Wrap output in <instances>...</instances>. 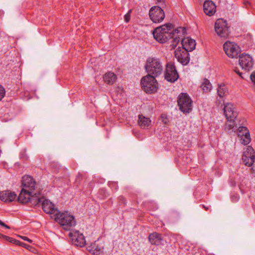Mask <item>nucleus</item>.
<instances>
[{"label":"nucleus","mask_w":255,"mask_h":255,"mask_svg":"<svg viewBox=\"0 0 255 255\" xmlns=\"http://www.w3.org/2000/svg\"><path fill=\"white\" fill-rule=\"evenodd\" d=\"M174 29V25L170 23L158 26L154 29L153 31V37L160 43H164L169 39L173 38L170 46L172 49H174L180 41L179 36L181 35L179 34H180L181 32L182 34H185L186 30L185 27H182Z\"/></svg>","instance_id":"1"},{"label":"nucleus","mask_w":255,"mask_h":255,"mask_svg":"<svg viewBox=\"0 0 255 255\" xmlns=\"http://www.w3.org/2000/svg\"><path fill=\"white\" fill-rule=\"evenodd\" d=\"M145 69L147 75L157 77L160 75L163 71V66L160 59L149 57L146 61Z\"/></svg>","instance_id":"2"},{"label":"nucleus","mask_w":255,"mask_h":255,"mask_svg":"<svg viewBox=\"0 0 255 255\" xmlns=\"http://www.w3.org/2000/svg\"><path fill=\"white\" fill-rule=\"evenodd\" d=\"M54 219L66 231L71 230L76 225L74 217L68 214L67 212L63 213L59 211Z\"/></svg>","instance_id":"3"},{"label":"nucleus","mask_w":255,"mask_h":255,"mask_svg":"<svg viewBox=\"0 0 255 255\" xmlns=\"http://www.w3.org/2000/svg\"><path fill=\"white\" fill-rule=\"evenodd\" d=\"M155 78L148 75L142 78L140 81L141 87L146 93L153 94L157 91L158 83Z\"/></svg>","instance_id":"4"},{"label":"nucleus","mask_w":255,"mask_h":255,"mask_svg":"<svg viewBox=\"0 0 255 255\" xmlns=\"http://www.w3.org/2000/svg\"><path fill=\"white\" fill-rule=\"evenodd\" d=\"M177 103L179 110L183 113H189L192 111V101L187 93H182L179 94Z\"/></svg>","instance_id":"5"},{"label":"nucleus","mask_w":255,"mask_h":255,"mask_svg":"<svg viewBox=\"0 0 255 255\" xmlns=\"http://www.w3.org/2000/svg\"><path fill=\"white\" fill-rule=\"evenodd\" d=\"M215 30L221 38H227L230 33L227 22L222 18L218 19L215 23Z\"/></svg>","instance_id":"6"},{"label":"nucleus","mask_w":255,"mask_h":255,"mask_svg":"<svg viewBox=\"0 0 255 255\" xmlns=\"http://www.w3.org/2000/svg\"><path fill=\"white\" fill-rule=\"evenodd\" d=\"M223 48L227 55L230 58H237L241 52L240 47L236 43L229 41L223 45Z\"/></svg>","instance_id":"7"},{"label":"nucleus","mask_w":255,"mask_h":255,"mask_svg":"<svg viewBox=\"0 0 255 255\" xmlns=\"http://www.w3.org/2000/svg\"><path fill=\"white\" fill-rule=\"evenodd\" d=\"M164 77L167 81L171 83H174L178 79L179 75L173 63H167Z\"/></svg>","instance_id":"8"},{"label":"nucleus","mask_w":255,"mask_h":255,"mask_svg":"<svg viewBox=\"0 0 255 255\" xmlns=\"http://www.w3.org/2000/svg\"><path fill=\"white\" fill-rule=\"evenodd\" d=\"M149 15L150 19L154 23H159L161 22L165 17L163 10L158 6H152L150 9Z\"/></svg>","instance_id":"9"},{"label":"nucleus","mask_w":255,"mask_h":255,"mask_svg":"<svg viewBox=\"0 0 255 255\" xmlns=\"http://www.w3.org/2000/svg\"><path fill=\"white\" fill-rule=\"evenodd\" d=\"M69 237L71 242L74 246L83 247L86 244V240L82 234L80 233L79 231L71 232L69 234Z\"/></svg>","instance_id":"10"},{"label":"nucleus","mask_w":255,"mask_h":255,"mask_svg":"<svg viewBox=\"0 0 255 255\" xmlns=\"http://www.w3.org/2000/svg\"><path fill=\"white\" fill-rule=\"evenodd\" d=\"M239 64L243 69L245 71H250L253 66L254 62L250 55L243 53L239 56Z\"/></svg>","instance_id":"11"},{"label":"nucleus","mask_w":255,"mask_h":255,"mask_svg":"<svg viewBox=\"0 0 255 255\" xmlns=\"http://www.w3.org/2000/svg\"><path fill=\"white\" fill-rule=\"evenodd\" d=\"M242 159L246 166L252 165L255 159V151L252 146H247L244 152Z\"/></svg>","instance_id":"12"},{"label":"nucleus","mask_w":255,"mask_h":255,"mask_svg":"<svg viewBox=\"0 0 255 255\" xmlns=\"http://www.w3.org/2000/svg\"><path fill=\"white\" fill-rule=\"evenodd\" d=\"M41 205L44 212L47 214H50L53 219L59 212V210L54 208V204L48 200L43 199Z\"/></svg>","instance_id":"13"},{"label":"nucleus","mask_w":255,"mask_h":255,"mask_svg":"<svg viewBox=\"0 0 255 255\" xmlns=\"http://www.w3.org/2000/svg\"><path fill=\"white\" fill-rule=\"evenodd\" d=\"M174 53L175 57L182 65H186L189 62L190 57L188 51L178 47Z\"/></svg>","instance_id":"14"},{"label":"nucleus","mask_w":255,"mask_h":255,"mask_svg":"<svg viewBox=\"0 0 255 255\" xmlns=\"http://www.w3.org/2000/svg\"><path fill=\"white\" fill-rule=\"evenodd\" d=\"M237 131L238 132V136L240 137L242 144L247 145L251 142L250 134L247 127L239 126Z\"/></svg>","instance_id":"15"},{"label":"nucleus","mask_w":255,"mask_h":255,"mask_svg":"<svg viewBox=\"0 0 255 255\" xmlns=\"http://www.w3.org/2000/svg\"><path fill=\"white\" fill-rule=\"evenodd\" d=\"M36 182L32 177L29 175H24L22 178V186L27 191H32L35 189Z\"/></svg>","instance_id":"16"},{"label":"nucleus","mask_w":255,"mask_h":255,"mask_svg":"<svg viewBox=\"0 0 255 255\" xmlns=\"http://www.w3.org/2000/svg\"><path fill=\"white\" fill-rule=\"evenodd\" d=\"M224 115L227 119H236L237 117V113L235 111V107L231 103H227L225 104L224 108Z\"/></svg>","instance_id":"17"},{"label":"nucleus","mask_w":255,"mask_h":255,"mask_svg":"<svg viewBox=\"0 0 255 255\" xmlns=\"http://www.w3.org/2000/svg\"><path fill=\"white\" fill-rule=\"evenodd\" d=\"M17 197L14 192L10 190L1 191L0 193V199L5 202H11L14 201Z\"/></svg>","instance_id":"18"},{"label":"nucleus","mask_w":255,"mask_h":255,"mask_svg":"<svg viewBox=\"0 0 255 255\" xmlns=\"http://www.w3.org/2000/svg\"><path fill=\"white\" fill-rule=\"evenodd\" d=\"M182 49L189 52L195 49L196 41L189 37L184 38L181 40Z\"/></svg>","instance_id":"19"},{"label":"nucleus","mask_w":255,"mask_h":255,"mask_svg":"<svg viewBox=\"0 0 255 255\" xmlns=\"http://www.w3.org/2000/svg\"><path fill=\"white\" fill-rule=\"evenodd\" d=\"M148 239L149 242L153 245L159 246L163 245L162 243L163 239L161 234L157 232L151 233L149 235Z\"/></svg>","instance_id":"20"},{"label":"nucleus","mask_w":255,"mask_h":255,"mask_svg":"<svg viewBox=\"0 0 255 255\" xmlns=\"http://www.w3.org/2000/svg\"><path fill=\"white\" fill-rule=\"evenodd\" d=\"M216 8L215 4L211 0H207L204 3V12L207 15H213L216 12Z\"/></svg>","instance_id":"21"},{"label":"nucleus","mask_w":255,"mask_h":255,"mask_svg":"<svg viewBox=\"0 0 255 255\" xmlns=\"http://www.w3.org/2000/svg\"><path fill=\"white\" fill-rule=\"evenodd\" d=\"M30 194H32V192L27 191V189L22 188L19 193L17 198L18 202L21 204H26L29 202Z\"/></svg>","instance_id":"22"},{"label":"nucleus","mask_w":255,"mask_h":255,"mask_svg":"<svg viewBox=\"0 0 255 255\" xmlns=\"http://www.w3.org/2000/svg\"><path fill=\"white\" fill-rule=\"evenodd\" d=\"M235 119H232V120L227 119V122L225 125V129L229 133L232 132H236L238 130V127L235 123Z\"/></svg>","instance_id":"23"},{"label":"nucleus","mask_w":255,"mask_h":255,"mask_svg":"<svg viewBox=\"0 0 255 255\" xmlns=\"http://www.w3.org/2000/svg\"><path fill=\"white\" fill-rule=\"evenodd\" d=\"M151 124V120L149 118L142 115H138V125L142 128H147Z\"/></svg>","instance_id":"24"},{"label":"nucleus","mask_w":255,"mask_h":255,"mask_svg":"<svg viewBox=\"0 0 255 255\" xmlns=\"http://www.w3.org/2000/svg\"><path fill=\"white\" fill-rule=\"evenodd\" d=\"M117 75L113 72H108L103 76L104 82L110 85H113L117 80Z\"/></svg>","instance_id":"25"},{"label":"nucleus","mask_w":255,"mask_h":255,"mask_svg":"<svg viewBox=\"0 0 255 255\" xmlns=\"http://www.w3.org/2000/svg\"><path fill=\"white\" fill-rule=\"evenodd\" d=\"M39 193H35L33 195L30 194L29 202L34 206H39L41 205L43 198L39 196Z\"/></svg>","instance_id":"26"},{"label":"nucleus","mask_w":255,"mask_h":255,"mask_svg":"<svg viewBox=\"0 0 255 255\" xmlns=\"http://www.w3.org/2000/svg\"><path fill=\"white\" fill-rule=\"evenodd\" d=\"M200 87L204 92L207 93L211 91L212 89V84L210 82L209 80L205 78L203 83L201 85Z\"/></svg>","instance_id":"27"},{"label":"nucleus","mask_w":255,"mask_h":255,"mask_svg":"<svg viewBox=\"0 0 255 255\" xmlns=\"http://www.w3.org/2000/svg\"><path fill=\"white\" fill-rule=\"evenodd\" d=\"M217 93L220 98H223L228 94V89L224 85H220L218 86Z\"/></svg>","instance_id":"28"},{"label":"nucleus","mask_w":255,"mask_h":255,"mask_svg":"<svg viewBox=\"0 0 255 255\" xmlns=\"http://www.w3.org/2000/svg\"><path fill=\"white\" fill-rule=\"evenodd\" d=\"M89 248H91V249H89V251L94 255H99L101 252V248L99 247L95 243L91 245V246Z\"/></svg>","instance_id":"29"},{"label":"nucleus","mask_w":255,"mask_h":255,"mask_svg":"<svg viewBox=\"0 0 255 255\" xmlns=\"http://www.w3.org/2000/svg\"><path fill=\"white\" fill-rule=\"evenodd\" d=\"M5 241H7L10 243H11L13 244H15V245H19V246H23V245H25V243H22V242H20L18 240H17L15 239H13L12 238H11V237H8V236H6L5 237Z\"/></svg>","instance_id":"30"},{"label":"nucleus","mask_w":255,"mask_h":255,"mask_svg":"<svg viewBox=\"0 0 255 255\" xmlns=\"http://www.w3.org/2000/svg\"><path fill=\"white\" fill-rule=\"evenodd\" d=\"M132 12V9H129L128 11L124 16V20L126 22H128L130 19V13Z\"/></svg>","instance_id":"31"},{"label":"nucleus","mask_w":255,"mask_h":255,"mask_svg":"<svg viewBox=\"0 0 255 255\" xmlns=\"http://www.w3.org/2000/svg\"><path fill=\"white\" fill-rule=\"evenodd\" d=\"M5 95V89L1 85H0V101H1Z\"/></svg>","instance_id":"32"},{"label":"nucleus","mask_w":255,"mask_h":255,"mask_svg":"<svg viewBox=\"0 0 255 255\" xmlns=\"http://www.w3.org/2000/svg\"><path fill=\"white\" fill-rule=\"evenodd\" d=\"M109 185L111 188H114L116 191L118 189V183L116 182H109Z\"/></svg>","instance_id":"33"},{"label":"nucleus","mask_w":255,"mask_h":255,"mask_svg":"<svg viewBox=\"0 0 255 255\" xmlns=\"http://www.w3.org/2000/svg\"><path fill=\"white\" fill-rule=\"evenodd\" d=\"M161 118L162 119V122L164 124H167L169 122V120L166 115L162 114L161 116Z\"/></svg>","instance_id":"34"},{"label":"nucleus","mask_w":255,"mask_h":255,"mask_svg":"<svg viewBox=\"0 0 255 255\" xmlns=\"http://www.w3.org/2000/svg\"><path fill=\"white\" fill-rule=\"evenodd\" d=\"M118 200H119L120 204H123L124 205H125L126 204V200L124 196H119L118 198Z\"/></svg>","instance_id":"35"},{"label":"nucleus","mask_w":255,"mask_h":255,"mask_svg":"<svg viewBox=\"0 0 255 255\" xmlns=\"http://www.w3.org/2000/svg\"><path fill=\"white\" fill-rule=\"evenodd\" d=\"M235 73L239 75L242 78L244 79V77L242 76L243 73L240 72V70L238 68H235L234 70Z\"/></svg>","instance_id":"36"},{"label":"nucleus","mask_w":255,"mask_h":255,"mask_svg":"<svg viewBox=\"0 0 255 255\" xmlns=\"http://www.w3.org/2000/svg\"><path fill=\"white\" fill-rule=\"evenodd\" d=\"M250 78L252 82L255 84V71L253 72L250 75Z\"/></svg>","instance_id":"37"},{"label":"nucleus","mask_w":255,"mask_h":255,"mask_svg":"<svg viewBox=\"0 0 255 255\" xmlns=\"http://www.w3.org/2000/svg\"><path fill=\"white\" fill-rule=\"evenodd\" d=\"M0 225L3 227H4L7 229H10V227L8 225H6L4 223L0 220Z\"/></svg>","instance_id":"38"},{"label":"nucleus","mask_w":255,"mask_h":255,"mask_svg":"<svg viewBox=\"0 0 255 255\" xmlns=\"http://www.w3.org/2000/svg\"><path fill=\"white\" fill-rule=\"evenodd\" d=\"M20 238H21L24 241H27L29 243H32V240L28 238L27 237L25 236H20Z\"/></svg>","instance_id":"39"},{"label":"nucleus","mask_w":255,"mask_h":255,"mask_svg":"<svg viewBox=\"0 0 255 255\" xmlns=\"http://www.w3.org/2000/svg\"><path fill=\"white\" fill-rule=\"evenodd\" d=\"M252 167V170H253V173L255 174V162L253 163L252 165H251Z\"/></svg>","instance_id":"40"},{"label":"nucleus","mask_w":255,"mask_h":255,"mask_svg":"<svg viewBox=\"0 0 255 255\" xmlns=\"http://www.w3.org/2000/svg\"><path fill=\"white\" fill-rule=\"evenodd\" d=\"M21 247H23L27 249H29V248H31V247L29 245H26V244H25V245H23V246H20Z\"/></svg>","instance_id":"41"},{"label":"nucleus","mask_w":255,"mask_h":255,"mask_svg":"<svg viewBox=\"0 0 255 255\" xmlns=\"http://www.w3.org/2000/svg\"><path fill=\"white\" fill-rule=\"evenodd\" d=\"M6 237V236L4 235L1 234V233H0V238L3 239H4L5 240Z\"/></svg>","instance_id":"42"},{"label":"nucleus","mask_w":255,"mask_h":255,"mask_svg":"<svg viewBox=\"0 0 255 255\" xmlns=\"http://www.w3.org/2000/svg\"><path fill=\"white\" fill-rule=\"evenodd\" d=\"M202 206H203V207L205 209V210H208V207H205L204 205H203Z\"/></svg>","instance_id":"43"},{"label":"nucleus","mask_w":255,"mask_h":255,"mask_svg":"<svg viewBox=\"0 0 255 255\" xmlns=\"http://www.w3.org/2000/svg\"><path fill=\"white\" fill-rule=\"evenodd\" d=\"M157 0V2L158 3L159 2H163V0Z\"/></svg>","instance_id":"44"},{"label":"nucleus","mask_w":255,"mask_h":255,"mask_svg":"<svg viewBox=\"0 0 255 255\" xmlns=\"http://www.w3.org/2000/svg\"><path fill=\"white\" fill-rule=\"evenodd\" d=\"M232 185L235 186L236 185V183L234 181H233V182H232Z\"/></svg>","instance_id":"45"},{"label":"nucleus","mask_w":255,"mask_h":255,"mask_svg":"<svg viewBox=\"0 0 255 255\" xmlns=\"http://www.w3.org/2000/svg\"><path fill=\"white\" fill-rule=\"evenodd\" d=\"M244 4H245V5H246V4H249V1H245V2H244Z\"/></svg>","instance_id":"46"}]
</instances>
